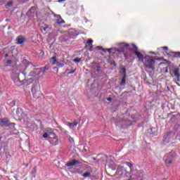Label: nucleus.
<instances>
[{
    "instance_id": "nucleus-1",
    "label": "nucleus",
    "mask_w": 180,
    "mask_h": 180,
    "mask_svg": "<svg viewBox=\"0 0 180 180\" xmlns=\"http://www.w3.org/2000/svg\"><path fill=\"white\" fill-rule=\"evenodd\" d=\"M104 53L108 51L113 54L123 55L125 57V60L127 61H134V56H136V44L121 43L119 48H111V49H102Z\"/></svg>"
},
{
    "instance_id": "nucleus-2",
    "label": "nucleus",
    "mask_w": 180,
    "mask_h": 180,
    "mask_svg": "<svg viewBox=\"0 0 180 180\" xmlns=\"http://www.w3.org/2000/svg\"><path fill=\"white\" fill-rule=\"evenodd\" d=\"M12 79L15 84L18 86L25 85V84L27 82V79H26V72H20L13 75Z\"/></svg>"
},
{
    "instance_id": "nucleus-3",
    "label": "nucleus",
    "mask_w": 180,
    "mask_h": 180,
    "mask_svg": "<svg viewBox=\"0 0 180 180\" xmlns=\"http://www.w3.org/2000/svg\"><path fill=\"white\" fill-rule=\"evenodd\" d=\"M143 65L145 68L148 70H155V60L150 56H146L144 57Z\"/></svg>"
},
{
    "instance_id": "nucleus-4",
    "label": "nucleus",
    "mask_w": 180,
    "mask_h": 180,
    "mask_svg": "<svg viewBox=\"0 0 180 180\" xmlns=\"http://www.w3.org/2000/svg\"><path fill=\"white\" fill-rule=\"evenodd\" d=\"M131 124V121L126 120L123 118H117L115 120V126L119 129H127L128 126Z\"/></svg>"
},
{
    "instance_id": "nucleus-5",
    "label": "nucleus",
    "mask_w": 180,
    "mask_h": 180,
    "mask_svg": "<svg viewBox=\"0 0 180 180\" xmlns=\"http://www.w3.org/2000/svg\"><path fill=\"white\" fill-rule=\"evenodd\" d=\"M163 160L166 165H169L170 164H172V162H174V161L175 160V153L170 152L163 158Z\"/></svg>"
},
{
    "instance_id": "nucleus-6",
    "label": "nucleus",
    "mask_w": 180,
    "mask_h": 180,
    "mask_svg": "<svg viewBox=\"0 0 180 180\" xmlns=\"http://www.w3.org/2000/svg\"><path fill=\"white\" fill-rule=\"evenodd\" d=\"M49 142L51 146L58 145V136L53 132H49Z\"/></svg>"
},
{
    "instance_id": "nucleus-7",
    "label": "nucleus",
    "mask_w": 180,
    "mask_h": 180,
    "mask_svg": "<svg viewBox=\"0 0 180 180\" xmlns=\"http://www.w3.org/2000/svg\"><path fill=\"white\" fill-rule=\"evenodd\" d=\"M0 126L1 127H8V126H15V123H11L8 118L0 119Z\"/></svg>"
},
{
    "instance_id": "nucleus-8",
    "label": "nucleus",
    "mask_w": 180,
    "mask_h": 180,
    "mask_svg": "<svg viewBox=\"0 0 180 180\" xmlns=\"http://www.w3.org/2000/svg\"><path fill=\"white\" fill-rule=\"evenodd\" d=\"M136 56L139 58V61H140L141 63H143V61L144 60V56L141 53L137 51V50H138L137 46H136Z\"/></svg>"
},
{
    "instance_id": "nucleus-9",
    "label": "nucleus",
    "mask_w": 180,
    "mask_h": 180,
    "mask_svg": "<svg viewBox=\"0 0 180 180\" xmlns=\"http://www.w3.org/2000/svg\"><path fill=\"white\" fill-rule=\"evenodd\" d=\"M44 68H42L41 69H35L34 72H37V74H32V72L30 73V77H36V75H39L40 72H44Z\"/></svg>"
},
{
    "instance_id": "nucleus-10",
    "label": "nucleus",
    "mask_w": 180,
    "mask_h": 180,
    "mask_svg": "<svg viewBox=\"0 0 180 180\" xmlns=\"http://www.w3.org/2000/svg\"><path fill=\"white\" fill-rule=\"evenodd\" d=\"M78 164H79V161H78L75 159H73L70 162L66 163L65 166L66 167H72L74 165H78Z\"/></svg>"
},
{
    "instance_id": "nucleus-11",
    "label": "nucleus",
    "mask_w": 180,
    "mask_h": 180,
    "mask_svg": "<svg viewBox=\"0 0 180 180\" xmlns=\"http://www.w3.org/2000/svg\"><path fill=\"white\" fill-rule=\"evenodd\" d=\"M120 172H121V174H120ZM123 172H126V169H124V167H123V166H120V167H117V171H116V175H117V174H120V175H122V174H123Z\"/></svg>"
},
{
    "instance_id": "nucleus-12",
    "label": "nucleus",
    "mask_w": 180,
    "mask_h": 180,
    "mask_svg": "<svg viewBox=\"0 0 180 180\" xmlns=\"http://www.w3.org/2000/svg\"><path fill=\"white\" fill-rule=\"evenodd\" d=\"M69 34L71 39H77V36H78V33H77V31H75V30H72L71 31H70Z\"/></svg>"
},
{
    "instance_id": "nucleus-13",
    "label": "nucleus",
    "mask_w": 180,
    "mask_h": 180,
    "mask_svg": "<svg viewBox=\"0 0 180 180\" xmlns=\"http://www.w3.org/2000/svg\"><path fill=\"white\" fill-rule=\"evenodd\" d=\"M56 18H58L57 19V23L58 25H63V23H65V21L63 20V19L61 18V15H56Z\"/></svg>"
},
{
    "instance_id": "nucleus-14",
    "label": "nucleus",
    "mask_w": 180,
    "mask_h": 180,
    "mask_svg": "<svg viewBox=\"0 0 180 180\" xmlns=\"http://www.w3.org/2000/svg\"><path fill=\"white\" fill-rule=\"evenodd\" d=\"M174 74L177 78V81L180 82V74H179V69L176 68L174 70Z\"/></svg>"
},
{
    "instance_id": "nucleus-15",
    "label": "nucleus",
    "mask_w": 180,
    "mask_h": 180,
    "mask_svg": "<svg viewBox=\"0 0 180 180\" xmlns=\"http://www.w3.org/2000/svg\"><path fill=\"white\" fill-rule=\"evenodd\" d=\"M17 42L18 44H23V43H25V38L22 36H19L17 38Z\"/></svg>"
},
{
    "instance_id": "nucleus-16",
    "label": "nucleus",
    "mask_w": 180,
    "mask_h": 180,
    "mask_svg": "<svg viewBox=\"0 0 180 180\" xmlns=\"http://www.w3.org/2000/svg\"><path fill=\"white\" fill-rule=\"evenodd\" d=\"M50 61L52 65H56V64L58 63V61L57 60V58L56 56L52 57Z\"/></svg>"
},
{
    "instance_id": "nucleus-17",
    "label": "nucleus",
    "mask_w": 180,
    "mask_h": 180,
    "mask_svg": "<svg viewBox=\"0 0 180 180\" xmlns=\"http://www.w3.org/2000/svg\"><path fill=\"white\" fill-rule=\"evenodd\" d=\"M108 63L110 64V65H114V67H116V63L114 60L112 59L110 56L108 58Z\"/></svg>"
},
{
    "instance_id": "nucleus-18",
    "label": "nucleus",
    "mask_w": 180,
    "mask_h": 180,
    "mask_svg": "<svg viewBox=\"0 0 180 180\" xmlns=\"http://www.w3.org/2000/svg\"><path fill=\"white\" fill-rule=\"evenodd\" d=\"M7 104L9 105L10 108H13L16 105V101L15 100L8 101Z\"/></svg>"
},
{
    "instance_id": "nucleus-19",
    "label": "nucleus",
    "mask_w": 180,
    "mask_h": 180,
    "mask_svg": "<svg viewBox=\"0 0 180 180\" xmlns=\"http://www.w3.org/2000/svg\"><path fill=\"white\" fill-rule=\"evenodd\" d=\"M31 91L34 95V96H36V94H37V86H34L32 87Z\"/></svg>"
},
{
    "instance_id": "nucleus-20",
    "label": "nucleus",
    "mask_w": 180,
    "mask_h": 180,
    "mask_svg": "<svg viewBox=\"0 0 180 180\" xmlns=\"http://www.w3.org/2000/svg\"><path fill=\"white\" fill-rule=\"evenodd\" d=\"M94 43V40L93 39H89L86 42V46H85V49H86V47H88V46L90 47V46H92V44Z\"/></svg>"
},
{
    "instance_id": "nucleus-21",
    "label": "nucleus",
    "mask_w": 180,
    "mask_h": 180,
    "mask_svg": "<svg viewBox=\"0 0 180 180\" xmlns=\"http://www.w3.org/2000/svg\"><path fill=\"white\" fill-rule=\"evenodd\" d=\"M120 70H121L122 75H123V77H126V68H124V66H122L120 68Z\"/></svg>"
},
{
    "instance_id": "nucleus-22",
    "label": "nucleus",
    "mask_w": 180,
    "mask_h": 180,
    "mask_svg": "<svg viewBox=\"0 0 180 180\" xmlns=\"http://www.w3.org/2000/svg\"><path fill=\"white\" fill-rule=\"evenodd\" d=\"M120 85H121V86H122L123 85H126V76H123L120 83Z\"/></svg>"
},
{
    "instance_id": "nucleus-23",
    "label": "nucleus",
    "mask_w": 180,
    "mask_h": 180,
    "mask_svg": "<svg viewBox=\"0 0 180 180\" xmlns=\"http://www.w3.org/2000/svg\"><path fill=\"white\" fill-rule=\"evenodd\" d=\"M143 172H140L139 173H139L136 172V176H139V177H136V180H143Z\"/></svg>"
},
{
    "instance_id": "nucleus-24",
    "label": "nucleus",
    "mask_w": 180,
    "mask_h": 180,
    "mask_svg": "<svg viewBox=\"0 0 180 180\" xmlns=\"http://www.w3.org/2000/svg\"><path fill=\"white\" fill-rule=\"evenodd\" d=\"M78 124V122L77 121H74L72 123H69L70 127H75Z\"/></svg>"
},
{
    "instance_id": "nucleus-25",
    "label": "nucleus",
    "mask_w": 180,
    "mask_h": 180,
    "mask_svg": "<svg viewBox=\"0 0 180 180\" xmlns=\"http://www.w3.org/2000/svg\"><path fill=\"white\" fill-rule=\"evenodd\" d=\"M6 6V8H12V6H13V1H8Z\"/></svg>"
},
{
    "instance_id": "nucleus-26",
    "label": "nucleus",
    "mask_w": 180,
    "mask_h": 180,
    "mask_svg": "<svg viewBox=\"0 0 180 180\" xmlns=\"http://www.w3.org/2000/svg\"><path fill=\"white\" fill-rule=\"evenodd\" d=\"M82 176H84V178H89V176H91V172H88L84 173L82 175Z\"/></svg>"
},
{
    "instance_id": "nucleus-27",
    "label": "nucleus",
    "mask_w": 180,
    "mask_h": 180,
    "mask_svg": "<svg viewBox=\"0 0 180 180\" xmlns=\"http://www.w3.org/2000/svg\"><path fill=\"white\" fill-rule=\"evenodd\" d=\"M3 150L4 151V153L0 152L1 157H4V155H7V154H8V152H6V150H5V148H4Z\"/></svg>"
},
{
    "instance_id": "nucleus-28",
    "label": "nucleus",
    "mask_w": 180,
    "mask_h": 180,
    "mask_svg": "<svg viewBox=\"0 0 180 180\" xmlns=\"http://www.w3.org/2000/svg\"><path fill=\"white\" fill-rule=\"evenodd\" d=\"M43 137H44V139H47V137H49V139H50V133L45 132L43 134Z\"/></svg>"
},
{
    "instance_id": "nucleus-29",
    "label": "nucleus",
    "mask_w": 180,
    "mask_h": 180,
    "mask_svg": "<svg viewBox=\"0 0 180 180\" xmlns=\"http://www.w3.org/2000/svg\"><path fill=\"white\" fill-rule=\"evenodd\" d=\"M56 65L60 68H63V67H64V63H60V62L58 61V63H56Z\"/></svg>"
},
{
    "instance_id": "nucleus-30",
    "label": "nucleus",
    "mask_w": 180,
    "mask_h": 180,
    "mask_svg": "<svg viewBox=\"0 0 180 180\" xmlns=\"http://www.w3.org/2000/svg\"><path fill=\"white\" fill-rule=\"evenodd\" d=\"M47 29H49V25H46L45 27L41 29V32H47Z\"/></svg>"
},
{
    "instance_id": "nucleus-31",
    "label": "nucleus",
    "mask_w": 180,
    "mask_h": 180,
    "mask_svg": "<svg viewBox=\"0 0 180 180\" xmlns=\"http://www.w3.org/2000/svg\"><path fill=\"white\" fill-rule=\"evenodd\" d=\"M126 165H127V167H129L130 168V169H131V168L133 167V164H131V162H127Z\"/></svg>"
},
{
    "instance_id": "nucleus-32",
    "label": "nucleus",
    "mask_w": 180,
    "mask_h": 180,
    "mask_svg": "<svg viewBox=\"0 0 180 180\" xmlns=\"http://www.w3.org/2000/svg\"><path fill=\"white\" fill-rule=\"evenodd\" d=\"M74 63H79L81 61V58H76L73 60Z\"/></svg>"
},
{
    "instance_id": "nucleus-33",
    "label": "nucleus",
    "mask_w": 180,
    "mask_h": 180,
    "mask_svg": "<svg viewBox=\"0 0 180 180\" xmlns=\"http://www.w3.org/2000/svg\"><path fill=\"white\" fill-rule=\"evenodd\" d=\"M6 64L8 66H11V64H12V60L9 59L6 61Z\"/></svg>"
},
{
    "instance_id": "nucleus-34",
    "label": "nucleus",
    "mask_w": 180,
    "mask_h": 180,
    "mask_svg": "<svg viewBox=\"0 0 180 180\" xmlns=\"http://www.w3.org/2000/svg\"><path fill=\"white\" fill-rule=\"evenodd\" d=\"M2 5H5V0H0V6H2Z\"/></svg>"
},
{
    "instance_id": "nucleus-35",
    "label": "nucleus",
    "mask_w": 180,
    "mask_h": 180,
    "mask_svg": "<svg viewBox=\"0 0 180 180\" xmlns=\"http://www.w3.org/2000/svg\"><path fill=\"white\" fill-rule=\"evenodd\" d=\"M69 141H70V143H74V139L73 138H72L71 136H70L69 137Z\"/></svg>"
},
{
    "instance_id": "nucleus-36",
    "label": "nucleus",
    "mask_w": 180,
    "mask_h": 180,
    "mask_svg": "<svg viewBox=\"0 0 180 180\" xmlns=\"http://www.w3.org/2000/svg\"><path fill=\"white\" fill-rule=\"evenodd\" d=\"M74 72H75V69L70 70L69 72H68V75H70V74H74Z\"/></svg>"
},
{
    "instance_id": "nucleus-37",
    "label": "nucleus",
    "mask_w": 180,
    "mask_h": 180,
    "mask_svg": "<svg viewBox=\"0 0 180 180\" xmlns=\"http://www.w3.org/2000/svg\"><path fill=\"white\" fill-rule=\"evenodd\" d=\"M174 56L175 57H180V52H176Z\"/></svg>"
},
{
    "instance_id": "nucleus-38",
    "label": "nucleus",
    "mask_w": 180,
    "mask_h": 180,
    "mask_svg": "<svg viewBox=\"0 0 180 180\" xmlns=\"http://www.w3.org/2000/svg\"><path fill=\"white\" fill-rule=\"evenodd\" d=\"M97 72H99L101 71V66H97V69L96 70Z\"/></svg>"
},
{
    "instance_id": "nucleus-39",
    "label": "nucleus",
    "mask_w": 180,
    "mask_h": 180,
    "mask_svg": "<svg viewBox=\"0 0 180 180\" xmlns=\"http://www.w3.org/2000/svg\"><path fill=\"white\" fill-rule=\"evenodd\" d=\"M89 51H92L94 50V45L90 46Z\"/></svg>"
},
{
    "instance_id": "nucleus-40",
    "label": "nucleus",
    "mask_w": 180,
    "mask_h": 180,
    "mask_svg": "<svg viewBox=\"0 0 180 180\" xmlns=\"http://www.w3.org/2000/svg\"><path fill=\"white\" fill-rule=\"evenodd\" d=\"M149 54H154L155 56H157V53L154 51H150Z\"/></svg>"
},
{
    "instance_id": "nucleus-41",
    "label": "nucleus",
    "mask_w": 180,
    "mask_h": 180,
    "mask_svg": "<svg viewBox=\"0 0 180 180\" xmlns=\"http://www.w3.org/2000/svg\"><path fill=\"white\" fill-rule=\"evenodd\" d=\"M107 101H108L109 102H112V98L110 97L107 98Z\"/></svg>"
},
{
    "instance_id": "nucleus-42",
    "label": "nucleus",
    "mask_w": 180,
    "mask_h": 180,
    "mask_svg": "<svg viewBox=\"0 0 180 180\" xmlns=\"http://www.w3.org/2000/svg\"><path fill=\"white\" fill-rule=\"evenodd\" d=\"M20 2L24 3V2H27V1H30V0H20Z\"/></svg>"
},
{
    "instance_id": "nucleus-43",
    "label": "nucleus",
    "mask_w": 180,
    "mask_h": 180,
    "mask_svg": "<svg viewBox=\"0 0 180 180\" xmlns=\"http://www.w3.org/2000/svg\"><path fill=\"white\" fill-rule=\"evenodd\" d=\"M44 70L46 71V70H49V66L46 65L44 68Z\"/></svg>"
},
{
    "instance_id": "nucleus-44",
    "label": "nucleus",
    "mask_w": 180,
    "mask_h": 180,
    "mask_svg": "<svg viewBox=\"0 0 180 180\" xmlns=\"http://www.w3.org/2000/svg\"><path fill=\"white\" fill-rule=\"evenodd\" d=\"M162 49H163V50H168V47H167V46H163V47H162Z\"/></svg>"
},
{
    "instance_id": "nucleus-45",
    "label": "nucleus",
    "mask_w": 180,
    "mask_h": 180,
    "mask_svg": "<svg viewBox=\"0 0 180 180\" xmlns=\"http://www.w3.org/2000/svg\"><path fill=\"white\" fill-rule=\"evenodd\" d=\"M168 72V68H166V70H165V73L167 74Z\"/></svg>"
},
{
    "instance_id": "nucleus-46",
    "label": "nucleus",
    "mask_w": 180,
    "mask_h": 180,
    "mask_svg": "<svg viewBox=\"0 0 180 180\" xmlns=\"http://www.w3.org/2000/svg\"><path fill=\"white\" fill-rule=\"evenodd\" d=\"M4 57L6 58V57H9V55L8 53H6Z\"/></svg>"
},
{
    "instance_id": "nucleus-47",
    "label": "nucleus",
    "mask_w": 180,
    "mask_h": 180,
    "mask_svg": "<svg viewBox=\"0 0 180 180\" xmlns=\"http://www.w3.org/2000/svg\"><path fill=\"white\" fill-rule=\"evenodd\" d=\"M24 165H25L26 167H29V163L24 164Z\"/></svg>"
},
{
    "instance_id": "nucleus-48",
    "label": "nucleus",
    "mask_w": 180,
    "mask_h": 180,
    "mask_svg": "<svg viewBox=\"0 0 180 180\" xmlns=\"http://www.w3.org/2000/svg\"><path fill=\"white\" fill-rule=\"evenodd\" d=\"M64 1H66V0H58V2H64Z\"/></svg>"
},
{
    "instance_id": "nucleus-49",
    "label": "nucleus",
    "mask_w": 180,
    "mask_h": 180,
    "mask_svg": "<svg viewBox=\"0 0 180 180\" xmlns=\"http://www.w3.org/2000/svg\"><path fill=\"white\" fill-rule=\"evenodd\" d=\"M2 140V136L0 135V141Z\"/></svg>"
},
{
    "instance_id": "nucleus-50",
    "label": "nucleus",
    "mask_w": 180,
    "mask_h": 180,
    "mask_svg": "<svg viewBox=\"0 0 180 180\" xmlns=\"http://www.w3.org/2000/svg\"><path fill=\"white\" fill-rule=\"evenodd\" d=\"M30 81H33V79H30Z\"/></svg>"
},
{
    "instance_id": "nucleus-51",
    "label": "nucleus",
    "mask_w": 180,
    "mask_h": 180,
    "mask_svg": "<svg viewBox=\"0 0 180 180\" xmlns=\"http://www.w3.org/2000/svg\"><path fill=\"white\" fill-rule=\"evenodd\" d=\"M115 169H116L115 168L112 169V171H115Z\"/></svg>"
},
{
    "instance_id": "nucleus-52",
    "label": "nucleus",
    "mask_w": 180,
    "mask_h": 180,
    "mask_svg": "<svg viewBox=\"0 0 180 180\" xmlns=\"http://www.w3.org/2000/svg\"><path fill=\"white\" fill-rule=\"evenodd\" d=\"M0 150H2V148H1V149Z\"/></svg>"
}]
</instances>
